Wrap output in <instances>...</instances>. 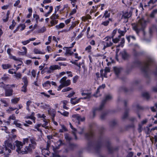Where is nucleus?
<instances>
[{"mask_svg": "<svg viewBox=\"0 0 157 157\" xmlns=\"http://www.w3.org/2000/svg\"><path fill=\"white\" fill-rule=\"evenodd\" d=\"M125 42V40L124 38H122L121 39V41L120 43L117 45L118 47H123L124 46V44Z\"/></svg>", "mask_w": 157, "mask_h": 157, "instance_id": "obj_37", "label": "nucleus"}, {"mask_svg": "<svg viewBox=\"0 0 157 157\" xmlns=\"http://www.w3.org/2000/svg\"><path fill=\"white\" fill-rule=\"evenodd\" d=\"M136 107L137 109L136 112V114L138 115V117L139 119H141V116L140 114L139 110H143L144 109L143 106H140L138 104L136 105Z\"/></svg>", "mask_w": 157, "mask_h": 157, "instance_id": "obj_18", "label": "nucleus"}, {"mask_svg": "<svg viewBox=\"0 0 157 157\" xmlns=\"http://www.w3.org/2000/svg\"><path fill=\"white\" fill-rule=\"evenodd\" d=\"M49 113L52 117L55 118L56 115V113L55 111H51L49 112Z\"/></svg>", "mask_w": 157, "mask_h": 157, "instance_id": "obj_56", "label": "nucleus"}, {"mask_svg": "<svg viewBox=\"0 0 157 157\" xmlns=\"http://www.w3.org/2000/svg\"><path fill=\"white\" fill-rule=\"evenodd\" d=\"M59 69L60 68L58 65H51L49 67V69L51 70L52 71Z\"/></svg>", "mask_w": 157, "mask_h": 157, "instance_id": "obj_26", "label": "nucleus"}, {"mask_svg": "<svg viewBox=\"0 0 157 157\" xmlns=\"http://www.w3.org/2000/svg\"><path fill=\"white\" fill-rule=\"evenodd\" d=\"M62 129H60L59 131V132L63 133L68 131V129L63 124L61 125Z\"/></svg>", "mask_w": 157, "mask_h": 157, "instance_id": "obj_22", "label": "nucleus"}, {"mask_svg": "<svg viewBox=\"0 0 157 157\" xmlns=\"http://www.w3.org/2000/svg\"><path fill=\"white\" fill-rule=\"evenodd\" d=\"M75 7V8L73 9L70 13L69 16H71L76 13L77 11L76 9H77V5Z\"/></svg>", "mask_w": 157, "mask_h": 157, "instance_id": "obj_42", "label": "nucleus"}, {"mask_svg": "<svg viewBox=\"0 0 157 157\" xmlns=\"http://www.w3.org/2000/svg\"><path fill=\"white\" fill-rule=\"evenodd\" d=\"M87 91V90H82L81 91V94L82 96L86 95V97H84L83 98V99H86L87 98H90L91 97V93H86L84 92H86Z\"/></svg>", "mask_w": 157, "mask_h": 157, "instance_id": "obj_15", "label": "nucleus"}, {"mask_svg": "<svg viewBox=\"0 0 157 157\" xmlns=\"http://www.w3.org/2000/svg\"><path fill=\"white\" fill-rule=\"evenodd\" d=\"M105 41H103L102 42V44L103 45L102 48V49L103 50H105L107 48L112 46L113 44V42L111 41V40H106L107 38H106V37L105 38Z\"/></svg>", "mask_w": 157, "mask_h": 157, "instance_id": "obj_8", "label": "nucleus"}, {"mask_svg": "<svg viewBox=\"0 0 157 157\" xmlns=\"http://www.w3.org/2000/svg\"><path fill=\"white\" fill-rule=\"evenodd\" d=\"M133 56L135 57H137L139 55V53L137 52L135 49L133 50Z\"/></svg>", "mask_w": 157, "mask_h": 157, "instance_id": "obj_63", "label": "nucleus"}, {"mask_svg": "<svg viewBox=\"0 0 157 157\" xmlns=\"http://www.w3.org/2000/svg\"><path fill=\"white\" fill-rule=\"evenodd\" d=\"M72 117L73 118H76L79 122L80 121H84L85 119V117H81L78 114H73L72 115Z\"/></svg>", "mask_w": 157, "mask_h": 157, "instance_id": "obj_14", "label": "nucleus"}, {"mask_svg": "<svg viewBox=\"0 0 157 157\" xmlns=\"http://www.w3.org/2000/svg\"><path fill=\"white\" fill-rule=\"evenodd\" d=\"M14 76L18 80L21 79L22 76L21 74L20 73H17L16 71L14 72Z\"/></svg>", "mask_w": 157, "mask_h": 157, "instance_id": "obj_27", "label": "nucleus"}, {"mask_svg": "<svg viewBox=\"0 0 157 157\" xmlns=\"http://www.w3.org/2000/svg\"><path fill=\"white\" fill-rule=\"evenodd\" d=\"M66 58L60 57L57 58L56 60V61H66Z\"/></svg>", "mask_w": 157, "mask_h": 157, "instance_id": "obj_55", "label": "nucleus"}, {"mask_svg": "<svg viewBox=\"0 0 157 157\" xmlns=\"http://www.w3.org/2000/svg\"><path fill=\"white\" fill-rule=\"evenodd\" d=\"M3 153H4L5 155H6L5 152V148L4 145L2 146H0V154Z\"/></svg>", "mask_w": 157, "mask_h": 157, "instance_id": "obj_38", "label": "nucleus"}, {"mask_svg": "<svg viewBox=\"0 0 157 157\" xmlns=\"http://www.w3.org/2000/svg\"><path fill=\"white\" fill-rule=\"evenodd\" d=\"M78 146L77 144L74 143H69L67 147L65 149L67 152L69 151H73Z\"/></svg>", "mask_w": 157, "mask_h": 157, "instance_id": "obj_11", "label": "nucleus"}, {"mask_svg": "<svg viewBox=\"0 0 157 157\" xmlns=\"http://www.w3.org/2000/svg\"><path fill=\"white\" fill-rule=\"evenodd\" d=\"M13 90L11 87H7L5 89V93L6 97H9L12 96L13 94Z\"/></svg>", "mask_w": 157, "mask_h": 157, "instance_id": "obj_13", "label": "nucleus"}, {"mask_svg": "<svg viewBox=\"0 0 157 157\" xmlns=\"http://www.w3.org/2000/svg\"><path fill=\"white\" fill-rule=\"evenodd\" d=\"M142 96L143 97L146 98L147 100H149L150 98V95L147 92L143 93L142 94Z\"/></svg>", "mask_w": 157, "mask_h": 157, "instance_id": "obj_23", "label": "nucleus"}, {"mask_svg": "<svg viewBox=\"0 0 157 157\" xmlns=\"http://www.w3.org/2000/svg\"><path fill=\"white\" fill-rule=\"evenodd\" d=\"M74 54V52H72L70 49H68L66 50V52L65 53L66 55H69L70 56H71Z\"/></svg>", "mask_w": 157, "mask_h": 157, "instance_id": "obj_43", "label": "nucleus"}, {"mask_svg": "<svg viewBox=\"0 0 157 157\" xmlns=\"http://www.w3.org/2000/svg\"><path fill=\"white\" fill-rule=\"evenodd\" d=\"M50 24L48 25L49 27H52L58 23L59 19V15L58 14L57 15L52 14L50 17Z\"/></svg>", "mask_w": 157, "mask_h": 157, "instance_id": "obj_5", "label": "nucleus"}, {"mask_svg": "<svg viewBox=\"0 0 157 157\" xmlns=\"http://www.w3.org/2000/svg\"><path fill=\"white\" fill-rule=\"evenodd\" d=\"M125 110V111L122 117V119L123 120L127 118L128 116L129 109L126 108Z\"/></svg>", "mask_w": 157, "mask_h": 157, "instance_id": "obj_20", "label": "nucleus"}, {"mask_svg": "<svg viewBox=\"0 0 157 157\" xmlns=\"http://www.w3.org/2000/svg\"><path fill=\"white\" fill-rule=\"evenodd\" d=\"M135 127V125L134 123H132L130 124H128L126 125L125 127L127 129L130 128H134Z\"/></svg>", "mask_w": 157, "mask_h": 157, "instance_id": "obj_61", "label": "nucleus"}, {"mask_svg": "<svg viewBox=\"0 0 157 157\" xmlns=\"http://www.w3.org/2000/svg\"><path fill=\"white\" fill-rule=\"evenodd\" d=\"M28 86L23 85L21 88V91L24 92H26L27 91V86Z\"/></svg>", "mask_w": 157, "mask_h": 157, "instance_id": "obj_59", "label": "nucleus"}, {"mask_svg": "<svg viewBox=\"0 0 157 157\" xmlns=\"http://www.w3.org/2000/svg\"><path fill=\"white\" fill-rule=\"evenodd\" d=\"M121 89L123 90L125 93H127L130 91V90L128 89L125 86H122L121 87Z\"/></svg>", "mask_w": 157, "mask_h": 157, "instance_id": "obj_52", "label": "nucleus"}, {"mask_svg": "<svg viewBox=\"0 0 157 157\" xmlns=\"http://www.w3.org/2000/svg\"><path fill=\"white\" fill-rule=\"evenodd\" d=\"M117 29H114L112 32L111 36H106V38H107L106 40H111V38H114V36L117 33Z\"/></svg>", "mask_w": 157, "mask_h": 157, "instance_id": "obj_19", "label": "nucleus"}, {"mask_svg": "<svg viewBox=\"0 0 157 157\" xmlns=\"http://www.w3.org/2000/svg\"><path fill=\"white\" fill-rule=\"evenodd\" d=\"M157 13V9L153 10L150 15V17L151 18H153L155 17V15Z\"/></svg>", "mask_w": 157, "mask_h": 157, "instance_id": "obj_25", "label": "nucleus"}, {"mask_svg": "<svg viewBox=\"0 0 157 157\" xmlns=\"http://www.w3.org/2000/svg\"><path fill=\"white\" fill-rule=\"evenodd\" d=\"M5 145L4 147L5 148V152L6 155H8L11 152V149L12 150L15 149V146L14 144L12 145V143L9 141L6 140L5 141Z\"/></svg>", "mask_w": 157, "mask_h": 157, "instance_id": "obj_3", "label": "nucleus"}, {"mask_svg": "<svg viewBox=\"0 0 157 157\" xmlns=\"http://www.w3.org/2000/svg\"><path fill=\"white\" fill-rule=\"evenodd\" d=\"M65 138L66 140L69 141H70L72 139V138L70 136L69 134L67 133H66L65 134Z\"/></svg>", "mask_w": 157, "mask_h": 157, "instance_id": "obj_40", "label": "nucleus"}, {"mask_svg": "<svg viewBox=\"0 0 157 157\" xmlns=\"http://www.w3.org/2000/svg\"><path fill=\"white\" fill-rule=\"evenodd\" d=\"M112 20L111 18H109V20H107L105 21H103L101 24L105 26H108L109 23V21H111Z\"/></svg>", "mask_w": 157, "mask_h": 157, "instance_id": "obj_35", "label": "nucleus"}, {"mask_svg": "<svg viewBox=\"0 0 157 157\" xmlns=\"http://www.w3.org/2000/svg\"><path fill=\"white\" fill-rule=\"evenodd\" d=\"M102 145L101 142H99L94 147V149L96 151V153L98 154H100V149Z\"/></svg>", "mask_w": 157, "mask_h": 157, "instance_id": "obj_16", "label": "nucleus"}, {"mask_svg": "<svg viewBox=\"0 0 157 157\" xmlns=\"http://www.w3.org/2000/svg\"><path fill=\"white\" fill-rule=\"evenodd\" d=\"M76 98H71V104L75 105L78 103L80 101V98L78 99H77L76 100L74 101L75 99Z\"/></svg>", "mask_w": 157, "mask_h": 157, "instance_id": "obj_21", "label": "nucleus"}, {"mask_svg": "<svg viewBox=\"0 0 157 157\" xmlns=\"http://www.w3.org/2000/svg\"><path fill=\"white\" fill-rule=\"evenodd\" d=\"M123 68L121 67H114L113 70L115 75L117 77H118L121 72L123 70Z\"/></svg>", "mask_w": 157, "mask_h": 157, "instance_id": "obj_12", "label": "nucleus"}, {"mask_svg": "<svg viewBox=\"0 0 157 157\" xmlns=\"http://www.w3.org/2000/svg\"><path fill=\"white\" fill-rule=\"evenodd\" d=\"M19 27H21V29L20 30L21 31H22L23 30L25 29L26 27V26L25 24H20L19 25Z\"/></svg>", "mask_w": 157, "mask_h": 157, "instance_id": "obj_64", "label": "nucleus"}, {"mask_svg": "<svg viewBox=\"0 0 157 157\" xmlns=\"http://www.w3.org/2000/svg\"><path fill=\"white\" fill-rule=\"evenodd\" d=\"M62 84L65 86H68L70 84L71 81L70 80H67L64 82H62Z\"/></svg>", "mask_w": 157, "mask_h": 157, "instance_id": "obj_34", "label": "nucleus"}, {"mask_svg": "<svg viewBox=\"0 0 157 157\" xmlns=\"http://www.w3.org/2000/svg\"><path fill=\"white\" fill-rule=\"evenodd\" d=\"M29 137L30 138L29 140L31 144H29L28 146H25L26 150L23 151V154L31 153L33 150L35 149L37 145L36 140L35 137H30V136H29Z\"/></svg>", "mask_w": 157, "mask_h": 157, "instance_id": "obj_1", "label": "nucleus"}, {"mask_svg": "<svg viewBox=\"0 0 157 157\" xmlns=\"http://www.w3.org/2000/svg\"><path fill=\"white\" fill-rule=\"evenodd\" d=\"M94 145V143L91 141H89L87 143L88 147V148H90L93 147Z\"/></svg>", "mask_w": 157, "mask_h": 157, "instance_id": "obj_54", "label": "nucleus"}, {"mask_svg": "<svg viewBox=\"0 0 157 157\" xmlns=\"http://www.w3.org/2000/svg\"><path fill=\"white\" fill-rule=\"evenodd\" d=\"M78 78L79 76L77 75H76L73 78V82L75 83H76L77 82L78 79Z\"/></svg>", "mask_w": 157, "mask_h": 157, "instance_id": "obj_60", "label": "nucleus"}, {"mask_svg": "<svg viewBox=\"0 0 157 157\" xmlns=\"http://www.w3.org/2000/svg\"><path fill=\"white\" fill-rule=\"evenodd\" d=\"M41 124H36L34 127L36 129H37V130L38 132H42V131L41 129H40L39 128V127L41 126Z\"/></svg>", "mask_w": 157, "mask_h": 157, "instance_id": "obj_41", "label": "nucleus"}, {"mask_svg": "<svg viewBox=\"0 0 157 157\" xmlns=\"http://www.w3.org/2000/svg\"><path fill=\"white\" fill-rule=\"evenodd\" d=\"M8 75H9L6 74H4L3 76L2 77L1 79L3 81H6L9 78Z\"/></svg>", "mask_w": 157, "mask_h": 157, "instance_id": "obj_50", "label": "nucleus"}, {"mask_svg": "<svg viewBox=\"0 0 157 157\" xmlns=\"http://www.w3.org/2000/svg\"><path fill=\"white\" fill-rule=\"evenodd\" d=\"M11 119L12 120H15L16 119V117L14 114H13L9 117V119H8L7 121V122L9 123V124H10V121Z\"/></svg>", "mask_w": 157, "mask_h": 157, "instance_id": "obj_32", "label": "nucleus"}, {"mask_svg": "<svg viewBox=\"0 0 157 157\" xmlns=\"http://www.w3.org/2000/svg\"><path fill=\"white\" fill-rule=\"evenodd\" d=\"M61 7L60 5L57 6L55 8L54 13L52 14L53 15H57L56 13L59 10Z\"/></svg>", "mask_w": 157, "mask_h": 157, "instance_id": "obj_44", "label": "nucleus"}, {"mask_svg": "<svg viewBox=\"0 0 157 157\" xmlns=\"http://www.w3.org/2000/svg\"><path fill=\"white\" fill-rule=\"evenodd\" d=\"M65 26V25L63 23H60L59 25H56L55 27L57 29L63 28Z\"/></svg>", "mask_w": 157, "mask_h": 157, "instance_id": "obj_29", "label": "nucleus"}, {"mask_svg": "<svg viewBox=\"0 0 157 157\" xmlns=\"http://www.w3.org/2000/svg\"><path fill=\"white\" fill-rule=\"evenodd\" d=\"M110 13H108V11L106 10L105 11V13L102 18L105 17V18L109 17H110Z\"/></svg>", "mask_w": 157, "mask_h": 157, "instance_id": "obj_31", "label": "nucleus"}, {"mask_svg": "<svg viewBox=\"0 0 157 157\" xmlns=\"http://www.w3.org/2000/svg\"><path fill=\"white\" fill-rule=\"evenodd\" d=\"M15 144H14L15 146V147H17L16 149V151L19 154H23V151H26L25 147L24 149V150H21V148H22V147L24 146L22 142L18 141L17 140H16L15 141Z\"/></svg>", "mask_w": 157, "mask_h": 157, "instance_id": "obj_4", "label": "nucleus"}, {"mask_svg": "<svg viewBox=\"0 0 157 157\" xmlns=\"http://www.w3.org/2000/svg\"><path fill=\"white\" fill-rule=\"evenodd\" d=\"M108 112H105L102 113L101 116L100 117L101 119L104 120L105 119L106 116L108 114Z\"/></svg>", "mask_w": 157, "mask_h": 157, "instance_id": "obj_53", "label": "nucleus"}, {"mask_svg": "<svg viewBox=\"0 0 157 157\" xmlns=\"http://www.w3.org/2000/svg\"><path fill=\"white\" fill-rule=\"evenodd\" d=\"M93 136V134H90L88 133H86L85 134V137L86 139L89 141L91 138Z\"/></svg>", "mask_w": 157, "mask_h": 157, "instance_id": "obj_24", "label": "nucleus"}, {"mask_svg": "<svg viewBox=\"0 0 157 157\" xmlns=\"http://www.w3.org/2000/svg\"><path fill=\"white\" fill-rule=\"evenodd\" d=\"M92 47L90 45H89L85 49V51H87L88 53H89L91 51Z\"/></svg>", "mask_w": 157, "mask_h": 157, "instance_id": "obj_62", "label": "nucleus"}, {"mask_svg": "<svg viewBox=\"0 0 157 157\" xmlns=\"http://www.w3.org/2000/svg\"><path fill=\"white\" fill-rule=\"evenodd\" d=\"M65 144L61 140H59L55 144V146H53L52 149L55 153L57 151V150L60 148V146L61 145Z\"/></svg>", "mask_w": 157, "mask_h": 157, "instance_id": "obj_9", "label": "nucleus"}, {"mask_svg": "<svg viewBox=\"0 0 157 157\" xmlns=\"http://www.w3.org/2000/svg\"><path fill=\"white\" fill-rule=\"evenodd\" d=\"M106 146L109 154H112L113 153L114 151H118L119 150L118 147H113L111 146V143L109 141H107L106 142Z\"/></svg>", "mask_w": 157, "mask_h": 157, "instance_id": "obj_7", "label": "nucleus"}, {"mask_svg": "<svg viewBox=\"0 0 157 157\" xmlns=\"http://www.w3.org/2000/svg\"><path fill=\"white\" fill-rule=\"evenodd\" d=\"M122 59L124 60H127L129 58L130 55L125 50H124L119 53Z\"/></svg>", "mask_w": 157, "mask_h": 157, "instance_id": "obj_10", "label": "nucleus"}, {"mask_svg": "<svg viewBox=\"0 0 157 157\" xmlns=\"http://www.w3.org/2000/svg\"><path fill=\"white\" fill-rule=\"evenodd\" d=\"M19 100V98H15L11 99V101L13 103L16 104L17 103Z\"/></svg>", "mask_w": 157, "mask_h": 157, "instance_id": "obj_30", "label": "nucleus"}, {"mask_svg": "<svg viewBox=\"0 0 157 157\" xmlns=\"http://www.w3.org/2000/svg\"><path fill=\"white\" fill-rule=\"evenodd\" d=\"M29 138H27L23 139L22 143L24 145H25L26 143L28 144L29 143Z\"/></svg>", "mask_w": 157, "mask_h": 157, "instance_id": "obj_48", "label": "nucleus"}, {"mask_svg": "<svg viewBox=\"0 0 157 157\" xmlns=\"http://www.w3.org/2000/svg\"><path fill=\"white\" fill-rule=\"evenodd\" d=\"M34 112H33L31 115L30 116H28L27 117L28 118L31 119L33 120L34 121L35 120V117H34Z\"/></svg>", "mask_w": 157, "mask_h": 157, "instance_id": "obj_58", "label": "nucleus"}, {"mask_svg": "<svg viewBox=\"0 0 157 157\" xmlns=\"http://www.w3.org/2000/svg\"><path fill=\"white\" fill-rule=\"evenodd\" d=\"M153 62L154 60L152 59L148 58L147 63H145V65L141 68L140 70L142 72L144 73V76L145 78L148 77V71L150 69V67L153 64Z\"/></svg>", "mask_w": 157, "mask_h": 157, "instance_id": "obj_2", "label": "nucleus"}, {"mask_svg": "<svg viewBox=\"0 0 157 157\" xmlns=\"http://www.w3.org/2000/svg\"><path fill=\"white\" fill-rule=\"evenodd\" d=\"M33 17L34 18H35L36 23H38V20L40 18V17L38 15L36 14H33Z\"/></svg>", "mask_w": 157, "mask_h": 157, "instance_id": "obj_47", "label": "nucleus"}, {"mask_svg": "<svg viewBox=\"0 0 157 157\" xmlns=\"http://www.w3.org/2000/svg\"><path fill=\"white\" fill-rule=\"evenodd\" d=\"M13 124H15L16 127L21 128V126H22L21 124L20 123H17V121H14L13 122Z\"/></svg>", "mask_w": 157, "mask_h": 157, "instance_id": "obj_45", "label": "nucleus"}, {"mask_svg": "<svg viewBox=\"0 0 157 157\" xmlns=\"http://www.w3.org/2000/svg\"><path fill=\"white\" fill-rule=\"evenodd\" d=\"M2 67L4 69H7L11 67V65L7 64H3L2 65Z\"/></svg>", "mask_w": 157, "mask_h": 157, "instance_id": "obj_33", "label": "nucleus"}, {"mask_svg": "<svg viewBox=\"0 0 157 157\" xmlns=\"http://www.w3.org/2000/svg\"><path fill=\"white\" fill-rule=\"evenodd\" d=\"M139 23L141 26L140 29H138L137 25H135L133 27V29L138 33L141 30L144 31L146 26V21L143 19H140L139 21Z\"/></svg>", "mask_w": 157, "mask_h": 157, "instance_id": "obj_6", "label": "nucleus"}, {"mask_svg": "<svg viewBox=\"0 0 157 157\" xmlns=\"http://www.w3.org/2000/svg\"><path fill=\"white\" fill-rule=\"evenodd\" d=\"M46 28L44 27H43L41 29H39L38 31V33H44L46 30Z\"/></svg>", "mask_w": 157, "mask_h": 157, "instance_id": "obj_49", "label": "nucleus"}, {"mask_svg": "<svg viewBox=\"0 0 157 157\" xmlns=\"http://www.w3.org/2000/svg\"><path fill=\"white\" fill-rule=\"evenodd\" d=\"M58 112L61 115L65 117H68L69 115V112L65 111V110H64V111L63 113H62L60 111H58Z\"/></svg>", "mask_w": 157, "mask_h": 157, "instance_id": "obj_36", "label": "nucleus"}, {"mask_svg": "<svg viewBox=\"0 0 157 157\" xmlns=\"http://www.w3.org/2000/svg\"><path fill=\"white\" fill-rule=\"evenodd\" d=\"M22 80L23 82L24 83V85H28V80L27 77L26 76H24L22 78Z\"/></svg>", "mask_w": 157, "mask_h": 157, "instance_id": "obj_28", "label": "nucleus"}, {"mask_svg": "<svg viewBox=\"0 0 157 157\" xmlns=\"http://www.w3.org/2000/svg\"><path fill=\"white\" fill-rule=\"evenodd\" d=\"M1 101L2 103L4 104L3 105L4 106L7 107L8 106V104L5 100L1 99Z\"/></svg>", "mask_w": 157, "mask_h": 157, "instance_id": "obj_57", "label": "nucleus"}, {"mask_svg": "<svg viewBox=\"0 0 157 157\" xmlns=\"http://www.w3.org/2000/svg\"><path fill=\"white\" fill-rule=\"evenodd\" d=\"M16 24V23L15 21L13 20L12 21V24L9 26V28L11 29H13Z\"/></svg>", "mask_w": 157, "mask_h": 157, "instance_id": "obj_39", "label": "nucleus"}, {"mask_svg": "<svg viewBox=\"0 0 157 157\" xmlns=\"http://www.w3.org/2000/svg\"><path fill=\"white\" fill-rule=\"evenodd\" d=\"M51 82L50 81L48 80L46 81L44 83L42 84L43 87L45 89H48L51 86Z\"/></svg>", "mask_w": 157, "mask_h": 157, "instance_id": "obj_17", "label": "nucleus"}, {"mask_svg": "<svg viewBox=\"0 0 157 157\" xmlns=\"http://www.w3.org/2000/svg\"><path fill=\"white\" fill-rule=\"evenodd\" d=\"M125 29H126V28H125ZM118 33H119L122 36H124V35L125 34V33L126 31L125 30L124 31H122L120 29H119L118 30Z\"/></svg>", "mask_w": 157, "mask_h": 157, "instance_id": "obj_46", "label": "nucleus"}, {"mask_svg": "<svg viewBox=\"0 0 157 157\" xmlns=\"http://www.w3.org/2000/svg\"><path fill=\"white\" fill-rule=\"evenodd\" d=\"M34 52L35 54H43L42 52L38 49L35 48L34 49Z\"/></svg>", "mask_w": 157, "mask_h": 157, "instance_id": "obj_51", "label": "nucleus"}]
</instances>
